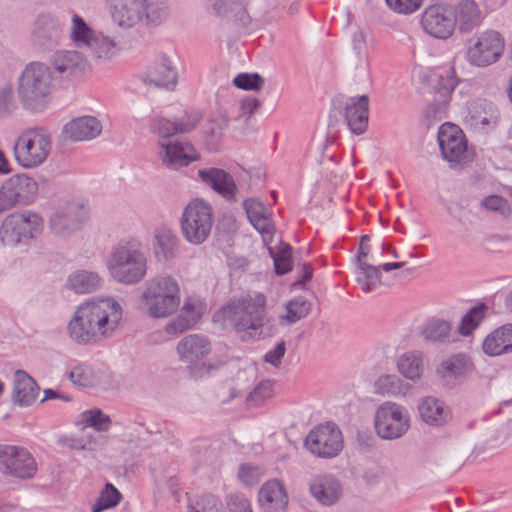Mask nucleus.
I'll list each match as a JSON object with an SVG mask.
<instances>
[{
  "label": "nucleus",
  "mask_w": 512,
  "mask_h": 512,
  "mask_svg": "<svg viewBox=\"0 0 512 512\" xmlns=\"http://www.w3.org/2000/svg\"><path fill=\"white\" fill-rule=\"evenodd\" d=\"M427 364V357L420 351L401 354L396 362L397 371L405 379L417 383L421 381Z\"/></svg>",
  "instance_id": "30"
},
{
  "label": "nucleus",
  "mask_w": 512,
  "mask_h": 512,
  "mask_svg": "<svg viewBox=\"0 0 512 512\" xmlns=\"http://www.w3.org/2000/svg\"><path fill=\"white\" fill-rule=\"evenodd\" d=\"M358 268V284L365 293L371 292L380 284L379 267L370 265L367 262H361V266H358Z\"/></svg>",
  "instance_id": "44"
},
{
  "label": "nucleus",
  "mask_w": 512,
  "mask_h": 512,
  "mask_svg": "<svg viewBox=\"0 0 512 512\" xmlns=\"http://www.w3.org/2000/svg\"><path fill=\"white\" fill-rule=\"evenodd\" d=\"M458 84V80L455 76L454 70L450 69L445 72V75L441 76V85L447 94H450Z\"/></svg>",
  "instance_id": "59"
},
{
  "label": "nucleus",
  "mask_w": 512,
  "mask_h": 512,
  "mask_svg": "<svg viewBox=\"0 0 512 512\" xmlns=\"http://www.w3.org/2000/svg\"><path fill=\"white\" fill-rule=\"evenodd\" d=\"M273 396V382L265 380L260 382L249 395V402L253 405H262Z\"/></svg>",
  "instance_id": "51"
},
{
  "label": "nucleus",
  "mask_w": 512,
  "mask_h": 512,
  "mask_svg": "<svg viewBox=\"0 0 512 512\" xmlns=\"http://www.w3.org/2000/svg\"><path fill=\"white\" fill-rule=\"evenodd\" d=\"M88 218L85 205L70 204L64 211L57 212L50 219V229L57 235L66 236L79 229Z\"/></svg>",
  "instance_id": "21"
},
{
  "label": "nucleus",
  "mask_w": 512,
  "mask_h": 512,
  "mask_svg": "<svg viewBox=\"0 0 512 512\" xmlns=\"http://www.w3.org/2000/svg\"><path fill=\"white\" fill-rule=\"evenodd\" d=\"M122 499L121 493L111 483H107L101 491L96 503L92 506V512H101L117 506Z\"/></svg>",
  "instance_id": "47"
},
{
  "label": "nucleus",
  "mask_w": 512,
  "mask_h": 512,
  "mask_svg": "<svg viewBox=\"0 0 512 512\" xmlns=\"http://www.w3.org/2000/svg\"><path fill=\"white\" fill-rule=\"evenodd\" d=\"M421 26L427 34L435 38H449L456 27L452 6L445 3L428 6L422 13Z\"/></svg>",
  "instance_id": "15"
},
{
  "label": "nucleus",
  "mask_w": 512,
  "mask_h": 512,
  "mask_svg": "<svg viewBox=\"0 0 512 512\" xmlns=\"http://www.w3.org/2000/svg\"><path fill=\"white\" fill-rule=\"evenodd\" d=\"M263 475V470L251 464H242L239 467L238 477L246 486L256 485Z\"/></svg>",
  "instance_id": "53"
},
{
  "label": "nucleus",
  "mask_w": 512,
  "mask_h": 512,
  "mask_svg": "<svg viewBox=\"0 0 512 512\" xmlns=\"http://www.w3.org/2000/svg\"><path fill=\"white\" fill-rule=\"evenodd\" d=\"M482 206L487 210L499 213L503 217H507L511 212L509 202L498 195H490L484 198Z\"/></svg>",
  "instance_id": "54"
},
{
  "label": "nucleus",
  "mask_w": 512,
  "mask_h": 512,
  "mask_svg": "<svg viewBox=\"0 0 512 512\" xmlns=\"http://www.w3.org/2000/svg\"><path fill=\"white\" fill-rule=\"evenodd\" d=\"M376 434L384 440H395L407 433L410 428V415L401 404L385 401L374 414Z\"/></svg>",
  "instance_id": "9"
},
{
  "label": "nucleus",
  "mask_w": 512,
  "mask_h": 512,
  "mask_svg": "<svg viewBox=\"0 0 512 512\" xmlns=\"http://www.w3.org/2000/svg\"><path fill=\"white\" fill-rule=\"evenodd\" d=\"M411 389V386L395 374L381 375L374 383L376 394L393 397H404Z\"/></svg>",
  "instance_id": "37"
},
{
  "label": "nucleus",
  "mask_w": 512,
  "mask_h": 512,
  "mask_svg": "<svg viewBox=\"0 0 512 512\" xmlns=\"http://www.w3.org/2000/svg\"><path fill=\"white\" fill-rule=\"evenodd\" d=\"M39 387L36 381L25 371L17 370L13 378L12 400L19 406H30L35 402Z\"/></svg>",
  "instance_id": "31"
},
{
  "label": "nucleus",
  "mask_w": 512,
  "mask_h": 512,
  "mask_svg": "<svg viewBox=\"0 0 512 512\" xmlns=\"http://www.w3.org/2000/svg\"><path fill=\"white\" fill-rule=\"evenodd\" d=\"M487 306L479 304L471 308L466 315L463 316L458 327V332L462 336H469L474 329L482 322L486 315Z\"/></svg>",
  "instance_id": "45"
},
{
  "label": "nucleus",
  "mask_w": 512,
  "mask_h": 512,
  "mask_svg": "<svg viewBox=\"0 0 512 512\" xmlns=\"http://www.w3.org/2000/svg\"><path fill=\"white\" fill-rule=\"evenodd\" d=\"M212 345L210 340L202 334H190L182 338L177 345V353L181 361L189 364L193 376H200L196 367L205 369L206 365L202 360L210 354Z\"/></svg>",
  "instance_id": "16"
},
{
  "label": "nucleus",
  "mask_w": 512,
  "mask_h": 512,
  "mask_svg": "<svg viewBox=\"0 0 512 512\" xmlns=\"http://www.w3.org/2000/svg\"><path fill=\"white\" fill-rule=\"evenodd\" d=\"M51 150V138L43 130L31 129L23 132L15 141L14 155L16 161L24 168L41 165Z\"/></svg>",
  "instance_id": "8"
},
{
  "label": "nucleus",
  "mask_w": 512,
  "mask_h": 512,
  "mask_svg": "<svg viewBox=\"0 0 512 512\" xmlns=\"http://www.w3.org/2000/svg\"><path fill=\"white\" fill-rule=\"evenodd\" d=\"M260 107V101L255 97H246L241 101L243 114L252 115Z\"/></svg>",
  "instance_id": "60"
},
{
  "label": "nucleus",
  "mask_w": 512,
  "mask_h": 512,
  "mask_svg": "<svg viewBox=\"0 0 512 512\" xmlns=\"http://www.w3.org/2000/svg\"><path fill=\"white\" fill-rule=\"evenodd\" d=\"M53 90L50 67L41 62L29 63L22 71L17 93L23 106L32 111L42 110Z\"/></svg>",
  "instance_id": "5"
},
{
  "label": "nucleus",
  "mask_w": 512,
  "mask_h": 512,
  "mask_svg": "<svg viewBox=\"0 0 512 512\" xmlns=\"http://www.w3.org/2000/svg\"><path fill=\"white\" fill-rule=\"evenodd\" d=\"M99 440H100L99 444L96 443L95 441H93V442L88 441L83 444L73 445V448L81 449V450H96L98 448H102L107 442V439L104 436H99Z\"/></svg>",
  "instance_id": "63"
},
{
  "label": "nucleus",
  "mask_w": 512,
  "mask_h": 512,
  "mask_svg": "<svg viewBox=\"0 0 512 512\" xmlns=\"http://www.w3.org/2000/svg\"><path fill=\"white\" fill-rule=\"evenodd\" d=\"M269 252L274 260L275 272L278 275L286 274L292 269L291 247L289 245L283 246L278 251L269 248Z\"/></svg>",
  "instance_id": "49"
},
{
  "label": "nucleus",
  "mask_w": 512,
  "mask_h": 512,
  "mask_svg": "<svg viewBox=\"0 0 512 512\" xmlns=\"http://www.w3.org/2000/svg\"><path fill=\"white\" fill-rule=\"evenodd\" d=\"M233 84L243 90H259L264 84V79L257 73H241L234 78Z\"/></svg>",
  "instance_id": "52"
},
{
  "label": "nucleus",
  "mask_w": 512,
  "mask_h": 512,
  "mask_svg": "<svg viewBox=\"0 0 512 512\" xmlns=\"http://www.w3.org/2000/svg\"><path fill=\"white\" fill-rule=\"evenodd\" d=\"M445 111H446V102L444 101L441 106L435 110L433 105H430L428 108V118H432L434 120H440L443 117H445Z\"/></svg>",
  "instance_id": "64"
},
{
  "label": "nucleus",
  "mask_w": 512,
  "mask_h": 512,
  "mask_svg": "<svg viewBox=\"0 0 512 512\" xmlns=\"http://www.w3.org/2000/svg\"><path fill=\"white\" fill-rule=\"evenodd\" d=\"M452 9L460 33H470L481 24L484 18L475 0H458Z\"/></svg>",
  "instance_id": "25"
},
{
  "label": "nucleus",
  "mask_w": 512,
  "mask_h": 512,
  "mask_svg": "<svg viewBox=\"0 0 512 512\" xmlns=\"http://www.w3.org/2000/svg\"><path fill=\"white\" fill-rule=\"evenodd\" d=\"M111 277L122 284L139 283L147 273V259L136 240L121 242L111 250L107 259Z\"/></svg>",
  "instance_id": "3"
},
{
  "label": "nucleus",
  "mask_w": 512,
  "mask_h": 512,
  "mask_svg": "<svg viewBox=\"0 0 512 512\" xmlns=\"http://www.w3.org/2000/svg\"><path fill=\"white\" fill-rule=\"evenodd\" d=\"M102 280L97 272L77 270L70 274L67 286L76 293H91L100 288Z\"/></svg>",
  "instance_id": "38"
},
{
  "label": "nucleus",
  "mask_w": 512,
  "mask_h": 512,
  "mask_svg": "<svg viewBox=\"0 0 512 512\" xmlns=\"http://www.w3.org/2000/svg\"><path fill=\"white\" fill-rule=\"evenodd\" d=\"M504 49V40L498 32L484 31L471 39L467 49V59L472 65L486 67L497 62Z\"/></svg>",
  "instance_id": "11"
},
{
  "label": "nucleus",
  "mask_w": 512,
  "mask_h": 512,
  "mask_svg": "<svg viewBox=\"0 0 512 512\" xmlns=\"http://www.w3.org/2000/svg\"><path fill=\"white\" fill-rule=\"evenodd\" d=\"M14 108L13 88L11 86H5L0 90V116L10 114Z\"/></svg>",
  "instance_id": "57"
},
{
  "label": "nucleus",
  "mask_w": 512,
  "mask_h": 512,
  "mask_svg": "<svg viewBox=\"0 0 512 512\" xmlns=\"http://www.w3.org/2000/svg\"><path fill=\"white\" fill-rule=\"evenodd\" d=\"M152 246L158 260L169 261L176 257L178 238L170 228L160 226L154 230Z\"/></svg>",
  "instance_id": "32"
},
{
  "label": "nucleus",
  "mask_w": 512,
  "mask_h": 512,
  "mask_svg": "<svg viewBox=\"0 0 512 512\" xmlns=\"http://www.w3.org/2000/svg\"><path fill=\"white\" fill-rule=\"evenodd\" d=\"M201 115L198 113L185 114L183 117L176 120L177 126H187L193 124V126L189 129V132L193 130L198 123L200 122Z\"/></svg>",
  "instance_id": "61"
},
{
  "label": "nucleus",
  "mask_w": 512,
  "mask_h": 512,
  "mask_svg": "<svg viewBox=\"0 0 512 512\" xmlns=\"http://www.w3.org/2000/svg\"><path fill=\"white\" fill-rule=\"evenodd\" d=\"M0 469L4 475L25 480L34 477L37 464L26 448L0 444Z\"/></svg>",
  "instance_id": "13"
},
{
  "label": "nucleus",
  "mask_w": 512,
  "mask_h": 512,
  "mask_svg": "<svg viewBox=\"0 0 512 512\" xmlns=\"http://www.w3.org/2000/svg\"><path fill=\"white\" fill-rule=\"evenodd\" d=\"M369 241V237L367 235H364L361 237L360 245H359V251L357 254V264L358 266H361V262H365L364 259L367 257L370 247L366 242Z\"/></svg>",
  "instance_id": "62"
},
{
  "label": "nucleus",
  "mask_w": 512,
  "mask_h": 512,
  "mask_svg": "<svg viewBox=\"0 0 512 512\" xmlns=\"http://www.w3.org/2000/svg\"><path fill=\"white\" fill-rule=\"evenodd\" d=\"M305 447L319 458H334L343 449L341 430L334 423L314 427L305 438Z\"/></svg>",
  "instance_id": "10"
},
{
  "label": "nucleus",
  "mask_w": 512,
  "mask_h": 512,
  "mask_svg": "<svg viewBox=\"0 0 512 512\" xmlns=\"http://www.w3.org/2000/svg\"><path fill=\"white\" fill-rule=\"evenodd\" d=\"M286 351L285 343L279 342L276 347L266 353L265 361L272 364L275 367H278L281 363V359L283 358Z\"/></svg>",
  "instance_id": "58"
},
{
  "label": "nucleus",
  "mask_w": 512,
  "mask_h": 512,
  "mask_svg": "<svg viewBox=\"0 0 512 512\" xmlns=\"http://www.w3.org/2000/svg\"><path fill=\"white\" fill-rule=\"evenodd\" d=\"M111 6L113 21L126 28L143 20L158 24L167 17V7L157 0H111Z\"/></svg>",
  "instance_id": "6"
},
{
  "label": "nucleus",
  "mask_w": 512,
  "mask_h": 512,
  "mask_svg": "<svg viewBox=\"0 0 512 512\" xmlns=\"http://www.w3.org/2000/svg\"><path fill=\"white\" fill-rule=\"evenodd\" d=\"M198 176L203 183L226 200H235L238 189L231 174L225 170L215 167L200 169Z\"/></svg>",
  "instance_id": "23"
},
{
  "label": "nucleus",
  "mask_w": 512,
  "mask_h": 512,
  "mask_svg": "<svg viewBox=\"0 0 512 512\" xmlns=\"http://www.w3.org/2000/svg\"><path fill=\"white\" fill-rule=\"evenodd\" d=\"M420 417L429 425L441 426L451 419L449 407L432 396L424 397L418 406Z\"/></svg>",
  "instance_id": "33"
},
{
  "label": "nucleus",
  "mask_w": 512,
  "mask_h": 512,
  "mask_svg": "<svg viewBox=\"0 0 512 512\" xmlns=\"http://www.w3.org/2000/svg\"><path fill=\"white\" fill-rule=\"evenodd\" d=\"M84 48L97 59H109L116 53V43L100 32H97Z\"/></svg>",
  "instance_id": "39"
},
{
  "label": "nucleus",
  "mask_w": 512,
  "mask_h": 512,
  "mask_svg": "<svg viewBox=\"0 0 512 512\" xmlns=\"http://www.w3.org/2000/svg\"><path fill=\"white\" fill-rule=\"evenodd\" d=\"M122 318V307L113 298L93 299L79 306L69 322V335L77 343L97 342L111 337Z\"/></svg>",
  "instance_id": "1"
},
{
  "label": "nucleus",
  "mask_w": 512,
  "mask_h": 512,
  "mask_svg": "<svg viewBox=\"0 0 512 512\" xmlns=\"http://www.w3.org/2000/svg\"><path fill=\"white\" fill-rule=\"evenodd\" d=\"M472 362L465 354H455L443 360L437 374L446 381H454L467 376L472 370Z\"/></svg>",
  "instance_id": "34"
},
{
  "label": "nucleus",
  "mask_w": 512,
  "mask_h": 512,
  "mask_svg": "<svg viewBox=\"0 0 512 512\" xmlns=\"http://www.w3.org/2000/svg\"><path fill=\"white\" fill-rule=\"evenodd\" d=\"M189 512H225L222 501L212 494H202L190 500Z\"/></svg>",
  "instance_id": "43"
},
{
  "label": "nucleus",
  "mask_w": 512,
  "mask_h": 512,
  "mask_svg": "<svg viewBox=\"0 0 512 512\" xmlns=\"http://www.w3.org/2000/svg\"><path fill=\"white\" fill-rule=\"evenodd\" d=\"M213 222L214 213L211 204L201 198L192 199L181 215L182 236L190 244L200 245L208 239Z\"/></svg>",
  "instance_id": "7"
},
{
  "label": "nucleus",
  "mask_w": 512,
  "mask_h": 512,
  "mask_svg": "<svg viewBox=\"0 0 512 512\" xmlns=\"http://www.w3.org/2000/svg\"><path fill=\"white\" fill-rule=\"evenodd\" d=\"M206 308V303L199 297L185 298L177 317L166 324V333L176 336L191 329L201 319Z\"/></svg>",
  "instance_id": "17"
},
{
  "label": "nucleus",
  "mask_w": 512,
  "mask_h": 512,
  "mask_svg": "<svg viewBox=\"0 0 512 512\" xmlns=\"http://www.w3.org/2000/svg\"><path fill=\"white\" fill-rule=\"evenodd\" d=\"M437 138L441 155L451 167L463 166L471 160L466 137L459 126L448 122L442 124Z\"/></svg>",
  "instance_id": "12"
},
{
  "label": "nucleus",
  "mask_w": 512,
  "mask_h": 512,
  "mask_svg": "<svg viewBox=\"0 0 512 512\" xmlns=\"http://www.w3.org/2000/svg\"><path fill=\"white\" fill-rule=\"evenodd\" d=\"M310 491L324 505L335 503L341 495L339 482L328 475L316 476L310 484Z\"/></svg>",
  "instance_id": "35"
},
{
  "label": "nucleus",
  "mask_w": 512,
  "mask_h": 512,
  "mask_svg": "<svg viewBox=\"0 0 512 512\" xmlns=\"http://www.w3.org/2000/svg\"><path fill=\"white\" fill-rule=\"evenodd\" d=\"M81 422L85 427H93L99 432H106L111 425V419L100 409H91L81 414Z\"/></svg>",
  "instance_id": "48"
},
{
  "label": "nucleus",
  "mask_w": 512,
  "mask_h": 512,
  "mask_svg": "<svg viewBox=\"0 0 512 512\" xmlns=\"http://www.w3.org/2000/svg\"><path fill=\"white\" fill-rule=\"evenodd\" d=\"M243 206L250 223L261 234L263 241L266 244L270 243L275 233V227L266 207L256 199L245 200Z\"/></svg>",
  "instance_id": "24"
},
{
  "label": "nucleus",
  "mask_w": 512,
  "mask_h": 512,
  "mask_svg": "<svg viewBox=\"0 0 512 512\" xmlns=\"http://www.w3.org/2000/svg\"><path fill=\"white\" fill-rule=\"evenodd\" d=\"M97 32L88 26L82 17L74 14L70 28V38L78 48L84 49Z\"/></svg>",
  "instance_id": "41"
},
{
  "label": "nucleus",
  "mask_w": 512,
  "mask_h": 512,
  "mask_svg": "<svg viewBox=\"0 0 512 512\" xmlns=\"http://www.w3.org/2000/svg\"><path fill=\"white\" fill-rule=\"evenodd\" d=\"M482 350L487 356H500L512 352V323L502 325L483 340Z\"/></svg>",
  "instance_id": "29"
},
{
  "label": "nucleus",
  "mask_w": 512,
  "mask_h": 512,
  "mask_svg": "<svg viewBox=\"0 0 512 512\" xmlns=\"http://www.w3.org/2000/svg\"><path fill=\"white\" fill-rule=\"evenodd\" d=\"M265 305L266 298L263 294H249L230 301L215 314V318L238 332L257 331L264 323Z\"/></svg>",
  "instance_id": "4"
},
{
  "label": "nucleus",
  "mask_w": 512,
  "mask_h": 512,
  "mask_svg": "<svg viewBox=\"0 0 512 512\" xmlns=\"http://www.w3.org/2000/svg\"><path fill=\"white\" fill-rule=\"evenodd\" d=\"M181 303L178 280L169 274H159L147 280L143 286L141 304L146 314L154 319L173 315Z\"/></svg>",
  "instance_id": "2"
},
{
  "label": "nucleus",
  "mask_w": 512,
  "mask_h": 512,
  "mask_svg": "<svg viewBox=\"0 0 512 512\" xmlns=\"http://www.w3.org/2000/svg\"><path fill=\"white\" fill-rule=\"evenodd\" d=\"M159 157L167 168L177 170L197 159L194 147L187 142L159 140Z\"/></svg>",
  "instance_id": "19"
},
{
  "label": "nucleus",
  "mask_w": 512,
  "mask_h": 512,
  "mask_svg": "<svg viewBox=\"0 0 512 512\" xmlns=\"http://www.w3.org/2000/svg\"><path fill=\"white\" fill-rule=\"evenodd\" d=\"M68 377L75 385L81 387H90L94 384V378L91 369L83 364L74 366L69 372Z\"/></svg>",
  "instance_id": "50"
},
{
  "label": "nucleus",
  "mask_w": 512,
  "mask_h": 512,
  "mask_svg": "<svg viewBox=\"0 0 512 512\" xmlns=\"http://www.w3.org/2000/svg\"><path fill=\"white\" fill-rule=\"evenodd\" d=\"M229 512H253L250 501L241 494H232L227 498Z\"/></svg>",
  "instance_id": "56"
},
{
  "label": "nucleus",
  "mask_w": 512,
  "mask_h": 512,
  "mask_svg": "<svg viewBox=\"0 0 512 512\" xmlns=\"http://www.w3.org/2000/svg\"><path fill=\"white\" fill-rule=\"evenodd\" d=\"M177 75L167 57L159 58L148 70L146 79L149 84L157 87L174 86L176 84Z\"/></svg>",
  "instance_id": "36"
},
{
  "label": "nucleus",
  "mask_w": 512,
  "mask_h": 512,
  "mask_svg": "<svg viewBox=\"0 0 512 512\" xmlns=\"http://www.w3.org/2000/svg\"><path fill=\"white\" fill-rule=\"evenodd\" d=\"M42 231V218L30 211L10 214L3 220V232L12 246L37 238Z\"/></svg>",
  "instance_id": "14"
},
{
  "label": "nucleus",
  "mask_w": 512,
  "mask_h": 512,
  "mask_svg": "<svg viewBox=\"0 0 512 512\" xmlns=\"http://www.w3.org/2000/svg\"><path fill=\"white\" fill-rule=\"evenodd\" d=\"M311 309V304L305 298L299 296L286 304V314L280 317L282 323H295L305 318Z\"/></svg>",
  "instance_id": "42"
},
{
  "label": "nucleus",
  "mask_w": 512,
  "mask_h": 512,
  "mask_svg": "<svg viewBox=\"0 0 512 512\" xmlns=\"http://www.w3.org/2000/svg\"><path fill=\"white\" fill-rule=\"evenodd\" d=\"M102 131L100 121L93 116H83L73 119L63 128V134L66 139L72 141L90 140Z\"/></svg>",
  "instance_id": "27"
},
{
  "label": "nucleus",
  "mask_w": 512,
  "mask_h": 512,
  "mask_svg": "<svg viewBox=\"0 0 512 512\" xmlns=\"http://www.w3.org/2000/svg\"><path fill=\"white\" fill-rule=\"evenodd\" d=\"M38 191V184L25 174H19L6 180L0 190V194L9 205L26 203L31 201Z\"/></svg>",
  "instance_id": "20"
},
{
  "label": "nucleus",
  "mask_w": 512,
  "mask_h": 512,
  "mask_svg": "<svg viewBox=\"0 0 512 512\" xmlns=\"http://www.w3.org/2000/svg\"><path fill=\"white\" fill-rule=\"evenodd\" d=\"M368 96L352 98L345 106V120L350 131L356 135L363 134L368 126Z\"/></svg>",
  "instance_id": "28"
},
{
  "label": "nucleus",
  "mask_w": 512,
  "mask_h": 512,
  "mask_svg": "<svg viewBox=\"0 0 512 512\" xmlns=\"http://www.w3.org/2000/svg\"><path fill=\"white\" fill-rule=\"evenodd\" d=\"M451 332V324L444 320H431L421 328V336L427 342L436 343L446 341Z\"/></svg>",
  "instance_id": "40"
},
{
  "label": "nucleus",
  "mask_w": 512,
  "mask_h": 512,
  "mask_svg": "<svg viewBox=\"0 0 512 512\" xmlns=\"http://www.w3.org/2000/svg\"><path fill=\"white\" fill-rule=\"evenodd\" d=\"M49 67L60 79H71L85 70L86 58L76 50H58L50 57Z\"/></svg>",
  "instance_id": "18"
},
{
  "label": "nucleus",
  "mask_w": 512,
  "mask_h": 512,
  "mask_svg": "<svg viewBox=\"0 0 512 512\" xmlns=\"http://www.w3.org/2000/svg\"><path fill=\"white\" fill-rule=\"evenodd\" d=\"M62 35L58 19L51 14L40 15L33 26L32 38L35 45L48 47L56 44Z\"/></svg>",
  "instance_id": "26"
},
{
  "label": "nucleus",
  "mask_w": 512,
  "mask_h": 512,
  "mask_svg": "<svg viewBox=\"0 0 512 512\" xmlns=\"http://www.w3.org/2000/svg\"><path fill=\"white\" fill-rule=\"evenodd\" d=\"M192 126L193 124L177 126L176 121H171L165 118H156L151 123V130L161 138L160 140H168L170 136H173L176 133L189 132V129Z\"/></svg>",
  "instance_id": "46"
},
{
  "label": "nucleus",
  "mask_w": 512,
  "mask_h": 512,
  "mask_svg": "<svg viewBox=\"0 0 512 512\" xmlns=\"http://www.w3.org/2000/svg\"><path fill=\"white\" fill-rule=\"evenodd\" d=\"M386 3L395 12L407 15L417 11L422 0H386Z\"/></svg>",
  "instance_id": "55"
},
{
  "label": "nucleus",
  "mask_w": 512,
  "mask_h": 512,
  "mask_svg": "<svg viewBox=\"0 0 512 512\" xmlns=\"http://www.w3.org/2000/svg\"><path fill=\"white\" fill-rule=\"evenodd\" d=\"M259 504L264 512H286L288 495L284 484L278 479L265 482L259 491Z\"/></svg>",
  "instance_id": "22"
}]
</instances>
